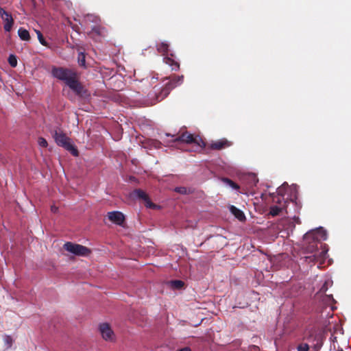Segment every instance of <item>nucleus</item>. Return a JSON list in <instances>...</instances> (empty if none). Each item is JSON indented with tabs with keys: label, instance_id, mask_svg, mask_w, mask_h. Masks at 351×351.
<instances>
[{
	"label": "nucleus",
	"instance_id": "nucleus-5",
	"mask_svg": "<svg viewBox=\"0 0 351 351\" xmlns=\"http://www.w3.org/2000/svg\"><path fill=\"white\" fill-rule=\"evenodd\" d=\"M172 142L184 143L187 144L195 143L201 147H204L206 145L204 141L199 136H194L187 131H179L176 136L172 140Z\"/></svg>",
	"mask_w": 351,
	"mask_h": 351
},
{
	"label": "nucleus",
	"instance_id": "nucleus-16",
	"mask_svg": "<svg viewBox=\"0 0 351 351\" xmlns=\"http://www.w3.org/2000/svg\"><path fill=\"white\" fill-rule=\"evenodd\" d=\"M18 34L22 40L28 41L30 40V35L29 32L23 27L19 29Z\"/></svg>",
	"mask_w": 351,
	"mask_h": 351
},
{
	"label": "nucleus",
	"instance_id": "nucleus-9",
	"mask_svg": "<svg viewBox=\"0 0 351 351\" xmlns=\"http://www.w3.org/2000/svg\"><path fill=\"white\" fill-rule=\"evenodd\" d=\"M88 34L91 38H95V36L104 38L107 36V29L105 27H103L98 23L92 27L91 30Z\"/></svg>",
	"mask_w": 351,
	"mask_h": 351
},
{
	"label": "nucleus",
	"instance_id": "nucleus-28",
	"mask_svg": "<svg viewBox=\"0 0 351 351\" xmlns=\"http://www.w3.org/2000/svg\"><path fill=\"white\" fill-rule=\"evenodd\" d=\"M328 282L326 281L324 283V285L322 286V287L320 288L319 292L326 293V291L328 290Z\"/></svg>",
	"mask_w": 351,
	"mask_h": 351
},
{
	"label": "nucleus",
	"instance_id": "nucleus-10",
	"mask_svg": "<svg viewBox=\"0 0 351 351\" xmlns=\"http://www.w3.org/2000/svg\"><path fill=\"white\" fill-rule=\"evenodd\" d=\"M99 330L102 335V337L105 340H112L114 337V332L110 328V326L107 323L100 324Z\"/></svg>",
	"mask_w": 351,
	"mask_h": 351
},
{
	"label": "nucleus",
	"instance_id": "nucleus-18",
	"mask_svg": "<svg viewBox=\"0 0 351 351\" xmlns=\"http://www.w3.org/2000/svg\"><path fill=\"white\" fill-rule=\"evenodd\" d=\"M283 208L284 206L281 205H273L270 207L269 214L273 217L277 216L281 213Z\"/></svg>",
	"mask_w": 351,
	"mask_h": 351
},
{
	"label": "nucleus",
	"instance_id": "nucleus-35",
	"mask_svg": "<svg viewBox=\"0 0 351 351\" xmlns=\"http://www.w3.org/2000/svg\"><path fill=\"white\" fill-rule=\"evenodd\" d=\"M341 351H343V350H341Z\"/></svg>",
	"mask_w": 351,
	"mask_h": 351
},
{
	"label": "nucleus",
	"instance_id": "nucleus-22",
	"mask_svg": "<svg viewBox=\"0 0 351 351\" xmlns=\"http://www.w3.org/2000/svg\"><path fill=\"white\" fill-rule=\"evenodd\" d=\"M36 34H37V36H38V39L40 42V43L43 45V46H45V47H49V44L45 40V38L43 37V35L42 34V33L39 31V30H36Z\"/></svg>",
	"mask_w": 351,
	"mask_h": 351
},
{
	"label": "nucleus",
	"instance_id": "nucleus-24",
	"mask_svg": "<svg viewBox=\"0 0 351 351\" xmlns=\"http://www.w3.org/2000/svg\"><path fill=\"white\" fill-rule=\"evenodd\" d=\"M315 340H316V341H317L316 343L314 345L315 348L319 349L322 346V344H323V339H322V335H315Z\"/></svg>",
	"mask_w": 351,
	"mask_h": 351
},
{
	"label": "nucleus",
	"instance_id": "nucleus-19",
	"mask_svg": "<svg viewBox=\"0 0 351 351\" xmlns=\"http://www.w3.org/2000/svg\"><path fill=\"white\" fill-rule=\"evenodd\" d=\"M171 287H172L173 289H182L184 287V283L182 280H171Z\"/></svg>",
	"mask_w": 351,
	"mask_h": 351
},
{
	"label": "nucleus",
	"instance_id": "nucleus-2",
	"mask_svg": "<svg viewBox=\"0 0 351 351\" xmlns=\"http://www.w3.org/2000/svg\"><path fill=\"white\" fill-rule=\"evenodd\" d=\"M51 74L54 77L63 81L76 95L81 97L88 95L87 90L78 80V74L74 69L53 66Z\"/></svg>",
	"mask_w": 351,
	"mask_h": 351
},
{
	"label": "nucleus",
	"instance_id": "nucleus-25",
	"mask_svg": "<svg viewBox=\"0 0 351 351\" xmlns=\"http://www.w3.org/2000/svg\"><path fill=\"white\" fill-rule=\"evenodd\" d=\"M298 351H308L309 346L307 343H300L297 347Z\"/></svg>",
	"mask_w": 351,
	"mask_h": 351
},
{
	"label": "nucleus",
	"instance_id": "nucleus-21",
	"mask_svg": "<svg viewBox=\"0 0 351 351\" xmlns=\"http://www.w3.org/2000/svg\"><path fill=\"white\" fill-rule=\"evenodd\" d=\"M222 180L223 181V182L228 184L230 187H232L234 189L238 190L240 188V186L237 183H235L232 180L228 178H224L222 179Z\"/></svg>",
	"mask_w": 351,
	"mask_h": 351
},
{
	"label": "nucleus",
	"instance_id": "nucleus-34",
	"mask_svg": "<svg viewBox=\"0 0 351 351\" xmlns=\"http://www.w3.org/2000/svg\"><path fill=\"white\" fill-rule=\"evenodd\" d=\"M166 135H167V136H171L169 134H166Z\"/></svg>",
	"mask_w": 351,
	"mask_h": 351
},
{
	"label": "nucleus",
	"instance_id": "nucleus-17",
	"mask_svg": "<svg viewBox=\"0 0 351 351\" xmlns=\"http://www.w3.org/2000/svg\"><path fill=\"white\" fill-rule=\"evenodd\" d=\"M156 49L159 53H161L162 55H165L169 51V44L165 42L157 44Z\"/></svg>",
	"mask_w": 351,
	"mask_h": 351
},
{
	"label": "nucleus",
	"instance_id": "nucleus-15",
	"mask_svg": "<svg viewBox=\"0 0 351 351\" xmlns=\"http://www.w3.org/2000/svg\"><path fill=\"white\" fill-rule=\"evenodd\" d=\"M164 62L165 64L169 65L171 67V70L173 71H178L180 68V64L174 60L171 57H165L163 58Z\"/></svg>",
	"mask_w": 351,
	"mask_h": 351
},
{
	"label": "nucleus",
	"instance_id": "nucleus-31",
	"mask_svg": "<svg viewBox=\"0 0 351 351\" xmlns=\"http://www.w3.org/2000/svg\"><path fill=\"white\" fill-rule=\"evenodd\" d=\"M58 210V208L56 206H52L51 207V210L53 212V213H56Z\"/></svg>",
	"mask_w": 351,
	"mask_h": 351
},
{
	"label": "nucleus",
	"instance_id": "nucleus-7",
	"mask_svg": "<svg viewBox=\"0 0 351 351\" xmlns=\"http://www.w3.org/2000/svg\"><path fill=\"white\" fill-rule=\"evenodd\" d=\"M132 195L133 197H136L140 199H142L145 202V206L149 208H155L156 205L152 203L148 196V195L143 190L138 189L133 191Z\"/></svg>",
	"mask_w": 351,
	"mask_h": 351
},
{
	"label": "nucleus",
	"instance_id": "nucleus-32",
	"mask_svg": "<svg viewBox=\"0 0 351 351\" xmlns=\"http://www.w3.org/2000/svg\"><path fill=\"white\" fill-rule=\"evenodd\" d=\"M276 198H277L276 202H277L278 203H279L280 204H281V199H282V200H283V199H284V198H283L282 196H278V197H277Z\"/></svg>",
	"mask_w": 351,
	"mask_h": 351
},
{
	"label": "nucleus",
	"instance_id": "nucleus-1",
	"mask_svg": "<svg viewBox=\"0 0 351 351\" xmlns=\"http://www.w3.org/2000/svg\"><path fill=\"white\" fill-rule=\"evenodd\" d=\"M326 239V232L322 228L311 230L304 236V249L306 254H310L304 257L308 263H315L324 260L327 254L326 250H319L317 244L320 240Z\"/></svg>",
	"mask_w": 351,
	"mask_h": 351
},
{
	"label": "nucleus",
	"instance_id": "nucleus-29",
	"mask_svg": "<svg viewBox=\"0 0 351 351\" xmlns=\"http://www.w3.org/2000/svg\"><path fill=\"white\" fill-rule=\"evenodd\" d=\"M325 298L327 300V301H328V302H335V300L332 295H326Z\"/></svg>",
	"mask_w": 351,
	"mask_h": 351
},
{
	"label": "nucleus",
	"instance_id": "nucleus-8",
	"mask_svg": "<svg viewBox=\"0 0 351 351\" xmlns=\"http://www.w3.org/2000/svg\"><path fill=\"white\" fill-rule=\"evenodd\" d=\"M108 219L119 226H122L125 221V216L120 211H111L107 213Z\"/></svg>",
	"mask_w": 351,
	"mask_h": 351
},
{
	"label": "nucleus",
	"instance_id": "nucleus-26",
	"mask_svg": "<svg viewBox=\"0 0 351 351\" xmlns=\"http://www.w3.org/2000/svg\"><path fill=\"white\" fill-rule=\"evenodd\" d=\"M38 145L42 147H47L48 145L47 141L43 137H39L38 139Z\"/></svg>",
	"mask_w": 351,
	"mask_h": 351
},
{
	"label": "nucleus",
	"instance_id": "nucleus-4",
	"mask_svg": "<svg viewBox=\"0 0 351 351\" xmlns=\"http://www.w3.org/2000/svg\"><path fill=\"white\" fill-rule=\"evenodd\" d=\"M52 135L58 145L64 147L74 156L79 155L77 149L71 143V139L66 134L63 133L62 131L55 130Z\"/></svg>",
	"mask_w": 351,
	"mask_h": 351
},
{
	"label": "nucleus",
	"instance_id": "nucleus-13",
	"mask_svg": "<svg viewBox=\"0 0 351 351\" xmlns=\"http://www.w3.org/2000/svg\"><path fill=\"white\" fill-rule=\"evenodd\" d=\"M4 22L3 28L5 32H10L13 26L14 20L10 14H5V16L1 18Z\"/></svg>",
	"mask_w": 351,
	"mask_h": 351
},
{
	"label": "nucleus",
	"instance_id": "nucleus-23",
	"mask_svg": "<svg viewBox=\"0 0 351 351\" xmlns=\"http://www.w3.org/2000/svg\"><path fill=\"white\" fill-rule=\"evenodd\" d=\"M8 60L9 64L12 67L14 68L17 66V59H16V56L15 55H13V54L10 55Z\"/></svg>",
	"mask_w": 351,
	"mask_h": 351
},
{
	"label": "nucleus",
	"instance_id": "nucleus-11",
	"mask_svg": "<svg viewBox=\"0 0 351 351\" xmlns=\"http://www.w3.org/2000/svg\"><path fill=\"white\" fill-rule=\"evenodd\" d=\"M231 143L226 139H221L212 142L209 146L211 149L221 150L230 146Z\"/></svg>",
	"mask_w": 351,
	"mask_h": 351
},
{
	"label": "nucleus",
	"instance_id": "nucleus-12",
	"mask_svg": "<svg viewBox=\"0 0 351 351\" xmlns=\"http://www.w3.org/2000/svg\"><path fill=\"white\" fill-rule=\"evenodd\" d=\"M99 22H100L99 17L96 15L91 14H88L86 16H84V17L82 20V23L84 25H88L90 23H94L95 25H96V24H98Z\"/></svg>",
	"mask_w": 351,
	"mask_h": 351
},
{
	"label": "nucleus",
	"instance_id": "nucleus-14",
	"mask_svg": "<svg viewBox=\"0 0 351 351\" xmlns=\"http://www.w3.org/2000/svg\"><path fill=\"white\" fill-rule=\"evenodd\" d=\"M230 210L231 213L239 221H243L245 220V216L242 210L239 209L234 206H230Z\"/></svg>",
	"mask_w": 351,
	"mask_h": 351
},
{
	"label": "nucleus",
	"instance_id": "nucleus-20",
	"mask_svg": "<svg viewBox=\"0 0 351 351\" xmlns=\"http://www.w3.org/2000/svg\"><path fill=\"white\" fill-rule=\"evenodd\" d=\"M77 62L80 66L86 67V56L84 53H79L77 57Z\"/></svg>",
	"mask_w": 351,
	"mask_h": 351
},
{
	"label": "nucleus",
	"instance_id": "nucleus-27",
	"mask_svg": "<svg viewBox=\"0 0 351 351\" xmlns=\"http://www.w3.org/2000/svg\"><path fill=\"white\" fill-rule=\"evenodd\" d=\"M175 191H176L178 193L185 195L187 194L188 189L186 187H176L175 189Z\"/></svg>",
	"mask_w": 351,
	"mask_h": 351
},
{
	"label": "nucleus",
	"instance_id": "nucleus-6",
	"mask_svg": "<svg viewBox=\"0 0 351 351\" xmlns=\"http://www.w3.org/2000/svg\"><path fill=\"white\" fill-rule=\"evenodd\" d=\"M64 249L76 256H88L91 253V250L87 247L71 242L65 243Z\"/></svg>",
	"mask_w": 351,
	"mask_h": 351
},
{
	"label": "nucleus",
	"instance_id": "nucleus-3",
	"mask_svg": "<svg viewBox=\"0 0 351 351\" xmlns=\"http://www.w3.org/2000/svg\"><path fill=\"white\" fill-rule=\"evenodd\" d=\"M183 80V75H173L169 77V81L166 83L165 87H163L159 92H158V90L154 91V94L156 97V101L158 102L164 99L167 97L171 90L182 84Z\"/></svg>",
	"mask_w": 351,
	"mask_h": 351
},
{
	"label": "nucleus",
	"instance_id": "nucleus-33",
	"mask_svg": "<svg viewBox=\"0 0 351 351\" xmlns=\"http://www.w3.org/2000/svg\"><path fill=\"white\" fill-rule=\"evenodd\" d=\"M179 351H191V350L189 347H184V348L179 350Z\"/></svg>",
	"mask_w": 351,
	"mask_h": 351
},
{
	"label": "nucleus",
	"instance_id": "nucleus-30",
	"mask_svg": "<svg viewBox=\"0 0 351 351\" xmlns=\"http://www.w3.org/2000/svg\"><path fill=\"white\" fill-rule=\"evenodd\" d=\"M9 14V13L7 12L3 8H0V16H1V18H3V16H5V14Z\"/></svg>",
	"mask_w": 351,
	"mask_h": 351
}]
</instances>
